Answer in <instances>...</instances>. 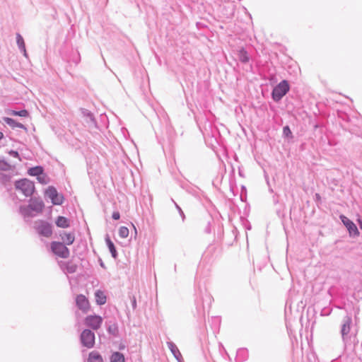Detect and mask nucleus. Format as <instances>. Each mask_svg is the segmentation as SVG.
Returning <instances> with one entry per match:
<instances>
[{"instance_id": "obj_2", "label": "nucleus", "mask_w": 362, "mask_h": 362, "mask_svg": "<svg viewBox=\"0 0 362 362\" xmlns=\"http://www.w3.org/2000/svg\"><path fill=\"white\" fill-rule=\"evenodd\" d=\"M15 186L17 189L20 190L26 197L31 196L35 192L34 183L28 179L16 181Z\"/></svg>"}, {"instance_id": "obj_3", "label": "nucleus", "mask_w": 362, "mask_h": 362, "mask_svg": "<svg viewBox=\"0 0 362 362\" xmlns=\"http://www.w3.org/2000/svg\"><path fill=\"white\" fill-rule=\"evenodd\" d=\"M35 229L38 233L45 237L49 238L52 234V226L44 221H38L35 223Z\"/></svg>"}, {"instance_id": "obj_11", "label": "nucleus", "mask_w": 362, "mask_h": 362, "mask_svg": "<svg viewBox=\"0 0 362 362\" xmlns=\"http://www.w3.org/2000/svg\"><path fill=\"white\" fill-rule=\"evenodd\" d=\"M105 243H106V245L109 249V251L111 253V255L112 257L116 259L118 257V253H117V251L116 250V247L115 246V244L113 243V242L110 240V238L109 237L108 235H106L105 236Z\"/></svg>"}, {"instance_id": "obj_16", "label": "nucleus", "mask_w": 362, "mask_h": 362, "mask_svg": "<svg viewBox=\"0 0 362 362\" xmlns=\"http://www.w3.org/2000/svg\"><path fill=\"white\" fill-rule=\"evenodd\" d=\"M103 319L98 315H92V329L96 330L100 328L103 323Z\"/></svg>"}, {"instance_id": "obj_10", "label": "nucleus", "mask_w": 362, "mask_h": 362, "mask_svg": "<svg viewBox=\"0 0 362 362\" xmlns=\"http://www.w3.org/2000/svg\"><path fill=\"white\" fill-rule=\"evenodd\" d=\"M76 305L80 310L86 313L89 309V301L88 298L83 295H78L76 299Z\"/></svg>"}, {"instance_id": "obj_5", "label": "nucleus", "mask_w": 362, "mask_h": 362, "mask_svg": "<svg viewBox=\"0 0 362 362\" xmlns=\"http://www.w3.org/2000/svg\"><path fill=\"white\" fill-rule=\"evenodd\" d=\"M52 252L62 258H66L69 255L68 248L62 243L53 242L51 245Z\"/></svg>"}, {"instance_id": "obj_25", "label": "nucleus", "mask_w": 362, "mask_h": 362, "mask_svg": "<svg viewBox=\"0 0 362 362\" xmlns=\"http://www.w3.org/2000/svg\"><path fill=\"white\" fill-rule=\"evenodd\" d=\"M283 134L286 137H288V136H291L292 132H291V129H290L288 126L284 127V128H283Z\"/></svg>"}, {"instance_id": "obj_28", "label": "nucleus", "mask_w": 362, "mask_h": 362, "mask_svg": "<svg viewBox=\"0 0 362 362\" xmlns=\"http://www.w3.org/2000/svg\"><path fill=\"white\" fill-rule=\"evenodd\" d=\"M99 358H102L101 356L95 351H92V361H98Z\"/></svg>"}, {"instance_id": "obj_41", "label": "nucleus", "mask_w": 362, "mask_h": 362, "mask_svg": "<svg viewBox=\"0 0 362 362\" xmlns=\"http://www.w3.org/2000/svg\"><path fill=\"white\" fill-rule=\"evenodd\" d=\"M88 362H90V354L89 355V357L88 358Z\"/></svg>"}, {"instance_id": "obj_20", "label": "nucleus", "mask_w": 362, "mask_h": 362, "mask_svg": "<svg viewBox=\"0 0 362 362\" xmlns=\"http://www.w3.org/2000/svg\"><path fill=\"white\" fill-rule=\"evenodd\" d=\"M44 172L43 168L41 166H36L31 168L28 170V174L31 176L37 177Z\"/></svg>"}, {"instance_id": "obj_38", "label": "nucleus", "mask_w": 362, "mask_h": 362, "mask_svg": "<svg viewBox=\"0 0 362 362\" xmlns=\"http://www.w3.org/2000/svg\"><path fill=\"white\" fill-rule=\"evenodd\" d=\"M92 362H103V358H99L98 361H92Z\"/></svg>"}, {"instance_id": "obj_31", "label": "nucleus", "mask_w": 362, "mask_h": 362, "mask_svg": "<svg viewBox=\"0 0 362 362\" xmlns=\"http://www.w3.org/2000/svg\"><path fill=\"white\" fill-rule=\"evenodd\" d=\"M112 218L114 220H119L120 218V214L119 211H114L112 215Z\"/></svg>"}, {"instance_id": "obj_19", "label": "nucleus", "mask_w": 362, "mask_h": 362, "mask_svg": "<svg viewBox=\"0 0 362 362\" xmlns=\"http://www.w3.org/2000/svg\"><path fill=\"white\" fill-rule=\"evenodd\" d=\"M56 224L60 228H67L69 226V221L64 216H59L56 221Z\"/></svg>"}, {"instance_id": "obj_39", "label": "nucleus", "mask_w": 362, "mask_h": 362, "mask_svg": "<svg viewBox=\"0 0 362 362\" xmlns=\"http://www.w3.org/2000/svg\"><path fill=\"white\" fill-rule=\"evenodd\" d=\"M3 133L0 132V140L3 138Z\"/></svg>"}, {"instance_id": "obj_18", "label": "nucleus", "mask_w": 362, "mask_h": 362, "mask_svg": "<svg viewBox=\"0 0 362 362\" xmlns=\"http://www.w3.org/2000/svg\"><path fill=\"white\" fill-rule=\"evenodd\" d=\"M124 355L118 351L114 352L110 357V362H124Z\"/></svg>"}, {"instance_id": "obj_42", "label": "nucleus", "mask_w": 362, "mask_h": 362, "mask_svg": "<svg viewBox=\"0 0 362 362\" xmlns=\"http://www.w3.org/2000/svg\"><path fill=\"white\" fill-rule=\"evenodd\" d=\"M11 120H12L11 119H9V118H8V119H7V122H8V123H9V122H10V121H11Z\"/></svg>"}, {"instance_id": "obj_14", "label": "nucleus", "mask_w": 362, "mask_h": 362, "mask_svg": "<svg viewBox=\"0 0 362 362\" xmlns=\"http://www.w3.org/2000/svg\"><path fill=\"white\" fill-rule=\"evenodd\" d=\"M238 59L240 60V62H242L243 64H246V63L249 62V61L250 59V57L247 52L246 51V49L244 47H241L238 50Z\"/></svg>"}, {"instance_id": "obj_6", "label": "nucleus", "mask_w": 362, "mask_h": 362, "mask_svg": "<svg viewBox=\"0 0 362 362\" xmlns=\"http://www.w3.org/2000/svg\"><path fill=\"white\" fill-rule=\"evenodd\" d=\"M45 195L47 196L52 201L53 204L59 205L63 202V196L59 194L57 189L52 187H49L45 191Z\"/></svg>"}, {"instance_id": "obj_35", "label": "nucleus", "mask_w": 362, "mask_h": 362, "mask_svg": "<svg viewBox=\"0 0 362 362\" xmlns=\"http://www.w3.org/2000/svg\"><path fill=\"white\" fill-rule=\"evenodd\" d=\"M329 313H330V312H329V311L327 312V311H325V310L324 309V310H322V312H321V315H329Z\"/></svg>"}, {"instance_id": "obj_23", "label": "nucleus", "mask_w": 362, "mask_h": 362, "mask_svg": "<svg viewBox=\"0 0 362 362\" xmlns=\"http://www.w3.org/2000/svg\"><path fill=\"white\" fill-rule=\"evenodd\" d=\"M16 39H17L18 45L25 54L26 51H25V42H24L23 38L22 37V36L21 35L18 34L16 36Z\"/></svg>"}, {"instance_id": "obj_27", "label": "nucleus", "mask_w": 362, "mask_h": 362, "mask_svg": "<svg viewBox=\"0 0 362 362\" xmlns=\"http://www.w3.org/2000/svg\"><path fill=\"white\" fill-rule=\"evenodd\" d=\"M0 168L2 170H7L9 168V165L4 160L0 159Z\"/></svg>"}, {"instance_id": "obj_15", "label": "nucleus", "mask_w": 362, "mask_h": 362, "mask_svg": "<svg viewBox=\"0 0 362 362\" xmlns=\"http://www.w3.org/2000/svg\"><path fill=\"white\" fill-rule=\"evenodd\" d=\"M81 340L85 346L90 347V331L85 329L81 334Z\"/></svg>"}, {"instance_id": "obj_7", "label": "nucleus", "mask_w": 362, "mask_h": 362, "mask_svg": "<svg viewBox=\"0 0 362 362\" xmlns=\"http://www.w3.org/2000/svg\"><path fill=\"white\" fill-rule=\"evenodd\" d=\"M340 218L343 223V224L346 226L347 230H349V235L351 237H356L359 235V231L358 230L356 224L349 219L347 217L341 215Z\"/></svg>"}, {"instance_id": "obj_34", "label": "nucleus", "mask_w": 362, "mask_h": 362, "mask_svg": "<svg viewBox=\"0 0 362 362\" xmlns=\"http://www.w3.org/2000/svg\"><path fill=\"white\" fill-rule=\"evenodd\" d=\"M98 262L102 268L105 269H106V267L100 257L98 258Z\"/></svg>"}, {"instance_id": "obj_24", "label": "nucleus", "mask_w": 362, "mask_h": 362, "mask_svg": "<svg viewBox=\"0 0 362 362\" xmlns=\"http://www.w3.org/2000/svg\"><path fill=\"white\" fill-rule=\"evenodd\" d=\"M11 115L20 117H27L28 116V112L26 110H23L18 112L13 111Z\"/></svg>"}, {"instance_id": "obj_21", "label": "nucleus", "mask_w": 362, "mask_h": 362, "mask_svg": "<svg viewBox=\"0 0 362 362\" xmlns=\"http://www.w3.org/2000/svg\"><path fill=\"white\" fill-rule=\"evenodd\" d=\"M36 177L37 181L42 185H46L49 182V177L44 172Z\"/></svg>"}, {"instance_id": "obj_13", "label": "nucleus", "mask_w": 362, "mask_h": 362, "mask_svg": "<svg viewBox=\"0 0 362 362\" xmlns=\"http://www.w3.org/2000/svg\"><path fill=\"white\" fill-rule=\"evenodd\" d=\"M248 358V351L245 348H240L237 351L235 361L236 362H243Z\"/></svg>"}, {"instance_id": "obj_12", "label": "nucleus", "mask_w": 362, "mask_h": 362, "mask_svg": "<svg viewBox=\"0 0 362 362\" xmlns=\"http://www.w3.org/2000/svg\"><path fill=\"white\" fill-rule=\"evenodd\" d=\"M167 346L168 349L170 350L171 353L173 354L174 357L178 361H180L182 358V355L177 347V346L171 341H167Z\"/></svg>"}, {"instance_id": "obj_17", "label": "nucleus", "mask_w": 362, "mask_h": 362, "mask_svg": "<svg viewBox=\"0 0 362 362\" xmlns=\"http://www.w3.org/2000/svg\"><path fill=\"white\" fill-rule=\"evenodd\" d=\"M62 240L66 245H71L74 241V235L72 233H64L61 235Z\"/></svg>"}, {"instance_id": "obj_1", "label": "nucleus", "mask_w": 362, "mask_h": 362, "mask_svg": "<svg viewBox=\"0 0 362 362\" xmlns=\"http://www.w3.org/2000/svg\"><path fill=\"white\" fill-rule=\"evenodd\" d=\"M290 86L286 80L281 81L272 90V97L275 102H279L289 91Z\"/></svg>"}, {"instance_id": "obj_40", "label": "nucleus", "mask_w": 362, "mask_h": 362, "mask_svg": "<svg viewBox=\"0 0 362 362\" xmlns=\"http://www.w3.org/2000/svg\"><path fill=\"white\" fill-rule=\"evenodd\" d=\"M359 225H360V228L362 229V221H359Z\"/></svg>"}, {"instance_id": "obj_29", "label": "nucleus", "mask_w": 362, "mask_h": 362, "mask_svg": "<svg viewBox=\"0 0 362 362\" xmlns=\"http://www.w3.org/2000/svg\"><path fill=\"white\" fill-rule=\"evenodd\" d=\"M131 303L133 310H135L136 308V300L134 296L131 297Z\"/></svg>"}, {"instance_id": "obj_36", "label": "nucleus", "mask_w": 362, "mask_h": 362, "mask_svg": "<svg viewBox=\"0 0 362 362\" xmlns=\"http://www.w3.org/2000/svg\"><path fill=\"white\" fill-rule=\"evenodd\" d=\"M95 344V334L92 332V347Z\"/></svg>"}, {"instance_id": "obj_30", "label": "nucleus", "mask_w": 362, "mask_h": 362, "mask_svg": "<svg viewBox=\"0 0 362 362\" xmlns=\"http://www.w3.org/2000/svg\"><path fill=\"white\" fill-rule=\"evenodd\" d=\"M175 204L177 209L178 210L179 214H180V216L182 218V221H184V219L185 218L184 212L182 211V209L176 203H175Z\"/></svg>"}, {"instance_id": "obj_33", "label": "nucleus", "mask_w": 362, "mask_h": 362, "mask_svg": "<svg viewBox=\"0 0 362 362\" xmlns=\"http://www.w3.org/2000/svg\"><path fill=\"white\" fill-rule=\"evenodd\" d=\"M9 154L11 155L12 156L15 157V158H18L19 157V154L17 151H11L9 152Z\"/></svg>"}, {"instance_id": "obj_44", "label": "nucleus", "mask_w": 362, "mask_h": 362, "mask_svg": "<svg viewBox=\"0 0 362 362\" xmlns=\"http://www.w3.org/2000/svg\"><path fill=\"white\" fill-rule=\"evenodd\" d=\"M206 232H207V233H210V230H209V228H206Z\"/></svg>"}, {"instance_id": "obj_32", "label": "nucleus", "mask_w": 362, "mask_h": 362, "mask_svg": "<svg viewBox=\"0 0 362 362\" xmlns=\"http://www.w3.org/2000/svg\"><path fill=\"white\" fill-rule=\"evenodd\" d=\"M91 121H92V126L94 124L95 127L97 129H99L100 131H101V130H102V128H101V127H100L98 125V124H97L96 121L95 120V119H94L93 117H92Z\"/></svg>"}, {"instance_id": "obj_26", "label": "nucleus", "mask_w": 362, "mask_h": 362, "mask_svg": "<svg viewBox=\"0 0 362 362\" xmlns=\"http://www.w3.org/2000/svg\"><path fill=\"white\" fill-rule=\"evenodd\" d=\"M107 331L110 334L115 335L116 332H117V327L115 325H113V326L110 325L108 327Z\"/></svg>"}, {"instance_id": "obj_43", "label": "nucleus", "mask_w": 362, "mask_h": 362, "mask_svg": "<svg viewBox=\"0 0 362 362\" xmlns=\"http://www.w3.org/2000/svg\"><path fill=\"white\" fill-rule=\"evenodd\" d=\"M317 199H319L320 195L318 194H316Z\"/></svg>"}, {"instance_id": "obj_9", "label": "nucleus", "mask_w": 362, "mask_h": 362, "mask_svg": "<svg viewBox=\"0 0 362 362\" xmlns=\"http://www.w3.org/2000/svg\"><path fill=\"white\" fill-rule=\"evenodd\" d=\"M95 301L98 305H105L107 302V291L105 290L98 289L94 293Z\"/></svg>"}, {"instance_id": "obj_4", "label": "nucleus", "mask_w": 362, "mask_h": 362, "mask_svg": "<svg viewBox=\"0 0 362 362\" xmlns=\"http://www.w3.org/2000/svg\"><path fill=\"white\" fill-rule=\"evenodd\" d=\"M45 205L42 200L34 198L30 199L29 205L28 206L27 214L32 216L31 211H34L37 214L41 213L44 209Z\"/></svg>"}, {"instance_id": "obj_22", "label": "nucleus", "mask_w": 362, "mask_h": 362, "mask_svg": "<svg viewBox=\"0 0 362 362\" xmlns=\"http://www.w3.org/2000/svg\"><path fill=\"white\" fill-rule=\"evenodd\" d=\"M129 233L128 228L125 226H121L119 229L118 234L122 238H126L128 237Z\"/></svg>"}, {"instance_id": "obj_8", "label": "nucleus", "mask_w": 362, "mask_h": 362, "mask_svg": "<svg viewBox=\"0 0 362 362\" xmlns=\"http://www.w3.org/2000/svg\"><path fill=\"white\" fill-rule=\"evenodd\" d=\"M352 319L350 316L346 315L344 317L341 325V334L343 341H346L349 337V333L351 329V324Z\"/></svg>"}, {"instance_id": "obj_37", "label": "nucleus", "mask_w": 362, "mask_h": 362, "mask_svg": "<svg viewBox=\"0 0 362 362\" xmlns=\"http://www.w3.org/2000/svg\"><path fill=\"white\" fill-rule=\"evenodd\" d=\"M68 269L70 272H75V267H71V268Z\"/></svg>"}]
</instances>
